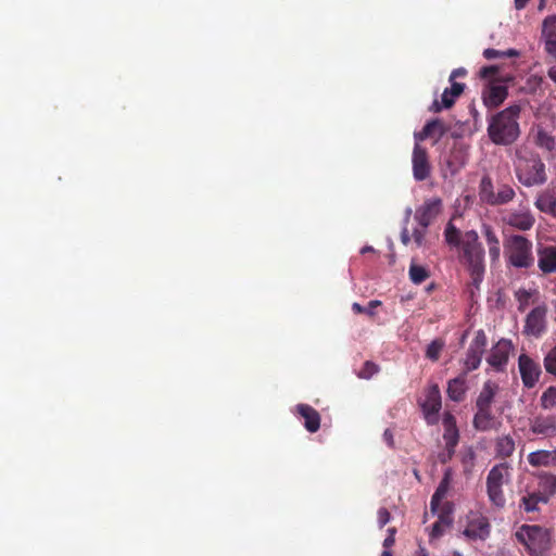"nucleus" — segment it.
Here are the masks:
<instances>
[{"mask_svg":"<svg viewBox=\"0 0 556 556\" xmlns=\"http://www.w3.org/2000/svg\"><path fill=\"white\" fill-rule=\"evenodd\" d=\"M444 238L451 248L457 249L458 261L469 271L472 282L477 286L482 281L485 270L484 249L476 230L462 232L453 223L444 229Z\"/></svg>","mask_w":556,"mask_h":556,"instance_id":"obj_1","label":"nucleus"},{"mask_svg":"<svg viewBox=\"0 0 556 556\" xmlns=\"http://www.w3.org/2000/svg\"><path fill=\"white\" fill-rule=\"evenodd\" d=\"M520 113V104H511L492 116L488 125V135L493 143L509 146L519 138Z\"/></svg>","mask_w":556,"mask_h":556,"instance_id":"obj_2","label":"nucleus"},{"mask_svg":"<svg viewBox=\"0 0 556 556\" xmlns=\"http://www.w3.org/2000/svg\"><path fill=\"white\" fill-rule=\"evenodd\" d=\"M478 195L480 201L486 205L501 206L511 202L516 192L511 185L504 182L495 185L489 175H484L479 182Z\"/></svg>","mask_w":556,"mask_h":556,"instance_id":"obj_3","label":"nucleus"},{"mask_svg":"<svg viewBox=\"0 0 556 556\" xmlns=\"http://www.w3.org/2000/svg\"><path fill=\"white\" fill-rule=\"evenodd\" d=\"M515 536L532 555H542L551 546V531L538 525H522Z\"/></svg>","mask_w":556,"mask_h":556,"instance_id":"obj_4","label":"nucleus"},{"mask_svg":"<svg viewBox=\"0 0 556 556\" xmlns=\"http://www.w3.org/2000/svg\"><path fill=\"white\" fill-rule=\"evenodd\" d=\"M510 480V466L507 463H501L491 468L486 477V493L491 504L497 508H503L506 504V497L503 491L504 484Z\"/></svg>","mask_w":556,"mask_h":556,"instance_id":"obj_5","label":"nucleus"},{"mask_svg":"<svg viewBox=\"0 0 556 556\" xmlns=\"http://www.w3.org/2000/svg\"><path fill=\"white\" fill-rule=\"evenodd\" d=\"M516 176L526 187L540 186L547 180L545 164L539 155L519 157L516 164Z\"/></svg>","mask_w":556,"mask_h":556,"instance_id":"obj_6","label":"nucleus"},{"mask_svg":"<svg viewBox=\"0 0 556 556\" xmlns=\"http://www.w3.org/2000/svg\"><path fill=\"white\" fill-rule=\"evenodd\" d=\"M508 263L517 268H529L533 262L532 242L523 236L513 235L505 244Z\"/></svg>","mask_w":556,"mask_h":556,"instance_id":"obj_7","label":"nucleus"},{"mask_svg":"<svg viewBox=\"0 0 556 556\" xmlns=\"http://www.w3.org/2000/svg\"><path fill=\"white\" fill-rule=\"evenodd\" d=\"M420 406L427 424L430 426L437 425L442 407V397L438 384H432L428 388L426 399Z\"/></svg>","mask_w":556,"mask_h":556,"instance_id":"obj_8","label":"nucleus"},{"mask_svg":"<svg viewBox=\"0 0 556 556\" xmlns=\"http://www.w3.org/2000/svg\"><path fill=\"white\" fill-rule=\"evenodd\" d=\"M486 344H488V338H486L485 332L483 330H478L467 350L466 358H465V363H464L465 364L464 372L468 374L469 371H472L480 366Z\"/></svg>","mask_w":556,"mask_h":556,"instance_id":"obj_9","label":"nucleus"},{"mask_svg":"<svg viewBox=\"0 0 556 556\" xmlns=\"http://www.w3.org/2000/svg\"><path fill=\"white\" fill-rule=\"evenodd\" d=\"M511 350V341L507 339H501L496 344L492 346L486 357V363L493 370L497 372L505 371Z\"/></svg>","mask_w":556,"mask_h":556,"instance_id":"obj_10","label":"nucleus"},{"mask_svg":"<svg viewBox=\"0 0 556 556\" xmlns=\"http://www.w3.org/2000/svg\"><path fill=\"white\" fill-rule=\"evenodd\" d=\"M413 176L417 181H424L430 177L431 164L426 148L416 142L412 156Z\"/></svg>","mask_w":556,"mask_h":556,"instance_id":"obj_11","label":"nucleus"},{"mask_svg":"<svg viewBox=\"0 0 556 556\" xmlns=\"http://www.w3.org/2000/svg\"><path fill=\"white\" fill-rule=\"evenodd\" d=\"M442 211L440 198L427 199L415 212V219L422 228H428Z\"/></svg>","mask_w":556,"mask_h":556,"instance_id":"obj_12","label":"nucleus"},{"mask_svg":"<svg viewBox=\"0 0 556 556\" xmlns=\"http://www.w3.org/2000/svg\"><path fill=\"white\" fill-rule=\"evenodd\" d=\"M546 313L545 305H539L531 309L527 315L523 332L535 338L541 337L546 329Z\"/></svg>","mask_w":556,"mask_h":556,"instance_id":"obj_13","label":"nucleus"},{"mask_svg":"<svg viewBox=\"0 0 556 556\" xmlns=\"http://www.w3.org/2000/svg\"><path fill=\"white\" fill-rule=\"evenodd\" d=\"M518 367L522 383L526 388H533L542 374L541 366L527 354H521L518 358Z\"/></svg>","mask_w":556,"mask_h":556,"instance_id":"obj_14","label":"nucleus"},{"mask_svg":"<svg viewBox=\"0 0 556 556\" xmlns=\"http://www.w3.org/2000/svg\"><path fill=\"white\" fill-rule=\"evenodd\" d=\"M450 84H451V87L450 88H445L442 96H441V101L439 100H434L431 104V111L438 113L440 112L442 109H450L454 105L456 99L458 97L462 96V93L464 92L465 90V84L463 83H458V81H454V80H448Z\"/></svg>","mask_w":556,"mask_h":556,"instance_id":"obj_15","label":"nucleus"},{"mask_svg":"<svg viewBox=\"0 0 556 556\" xmlns=\"http://www.w3.org/2000/svg\"><path fill=\"white\" fill-rule=\"evenodd\" d=\"M491 525L482 515H473L468 520L464 534L471 540H485L490 535Z\"/></svg>","mask_w":556,"mask_h":556,"instance_id":"obj_16","label":"nucleus"},{"mask_svg":"<svg viewBox=\"0 0 556 556\" xmlns=\"http://www.w3.org/2000/svg\"><path fill=\"white\" fill-rule=\"evenodd\" d=\"M508 89L501 84H490L482 91V100L486 108L495 109L500 106L507 98Z\"/></svg>","mask_w":556,"mask_h":556,"instance_id":"obj_17","label":"nucleus"},{"mask_svg":"<svg viewBox=\"0 0 556 556\" xmlns=\"http://www.w3.org/2000/svg\"><path fill=\"white\" fill-rule=\"evenodd\" d=\"M542 39L545 51L556 59V15H548L542 24Z\"/></svg>","mask_w":556,"mask_h":556,"instance_id":"obj_18","label":"nucleus"},{"mask_svg":"<svg viewBox=\"0 0 556 556\" xmlns=\"http://www.w3.org/2000/svg\"><path fill=\"white\" fill-rule=\"evenodd\" d=\"M547 503L548 501L546 500V496H542L540 492H538L535 489H531L530 486H528L520 498L519 508L525 510L526 513H534L539 511L540 504Z\"/></svg>","mask_w":556,"mask_h":556,"instance_id":"obj_19","label":"nucleus"},{"mask_svg":"<svg viewBox=\"0 0 556 556\" xmlns=\"http://www.w3.org/2000/svg\"><path fill=\"white\" fill-rule=\"evenodd\" d=\"M538 266L544 274L556 273V245L541 247L538 249Z\"/></svg>","mask_w":556,"mask_h":556,"instance_id":"obj_20","label":"nucleus"},{"mask_svg":"<svg viewBox=\"0 0 556 556\" xmlns=\"http://www.w3.org/2000/svg\"><path fill=\"white\" fill-rule=\"evenodd\" d=\"M296 412L304 419V427L308 432L315 433L319 430L320 415L314 407L308 404H298Z\"/></svg>","mask_w":556,"mask_h":556,"instance_id":"obj_21","label":"nucleus"},{"mask_svg":"<svg viewBox=\"0 0 556 556\" xmlns=\"http://www.w3.org/2000/svg\"><path fill=\"white\" fill-rule=\"evenodd\" d=\"M472 426L477 431L485 432L495 428L496 419L492 414V408L476 407Z\"/></svg>","mask_w":556,"mask_h":556,"instance_id":"obj_22","label":"nucleus"},{"mask_svg":"<svg viewBox=\"0 0 556 556\" xmlns=\"http://www.w3.org/2000/svg\"><path fill=\"white\" fill-rule=\"evenodd\" d=\"M530 431L543 437H553L556 434V419L552 416H538L530 425Z\"/></svg>","mask_w":556,"mask_h":556,"instance_id":"obj_23","label":"nucleus"},{"mask_svg":"<svg viewBox=\"0 0 556 556\" xmlns=\"http://www.w3.org/2000/svg\"><path fill=\"white\" fill-rule=\"evenodd\" d=\"M507 225L521 231L531 229L535 223L534 216L530 212H514L505 218Z\"/></svg>","mask_w":556,"mask_h":556,"instance_id":"obj_24","label":"nucleus"},{"mask_svg":"<svg viewBox=\"0 0 556 556\" xmlns=\"http://www.w3.org/2000/svg\"><path fill=\"white\" fill-rule=\"evenodd\" d=\"M466 372L459 375L458 377L451 379L447 382V396L450 400L454 402H462L465 399L467 392V380Z\"/></svg>","mask_w":556,"mask_h":556,"instance_id":"obj_25","label":"nucleus"},{"mask_svg":"<svg viewBox=\"0 0 556 556\" xmlns=\"http://www.w3.org/2000/svg\"><path fill=\"white\" fill-rule=\"evenodd\" d=\"M482 235L485 238L489 255L492 263L498 262L501 255V245L500 240L493 229V227L489 224L482 225Z\"/></svg>","mask_w":556,"mask_h":556,"instance_id":"obj_26","label":"nucleus"},{"mask_svg":"<svg viewBox=\"0 0 556 556\" xmlns=\"http://www.w3.org/2000/svg\"><path fill=\"white\" fill-rule=\"evenodd\" d=\"M446 129H445V126L444 124L442 123V121L440 119H432L430 122H428L421 131L419 132H416L414 135V138L416 140V142H420V141H424L426 140L427 138H430V137H437L438 139H440L444 134H445Z\"/></svg>","mask_w":556,"mask_h":556,"instance_id":"obj_27","label":"nucleus"},{"mask_svg":"<svg viewBox=\"0 0 556 556\" xmlns=\"http://www.w3.org/2000/svg\"><path fill=\"white\" fill-rule=\"evenodd\" d=\"M498 391L497 383L488 380L483 383L482 390L480 391L477 400L476 407L492 408L495 395Z\"/></svg>","mask_w":556,"mask_h":556,"instance_id":"obj_28","label":"nucleus"},{"mask_svg":"<svg viewBox=\"0 0 556 556\" xmlns=\"http://www.w3.org/2000/svg\"><path fill=\"white\" fill-rule=\"evenodd\" d=\"M528 462L532 467H549L556 465V450H539L528 455Z\"/></svg>","mask_w":556,"mask_h":556,"instance_id":"obj_29","label":"nucleus"},{"mask_svg":"<svg viewBox=\"0 0 556 556\" xmlns=\"http://www.w3.org/2000/svg\"><path fill=\"white\" fill-rule=\"evenodd\" d=\"M516 448L515 440L510 434L500 435L495 439L494 451L498 458H509Z\"/></svg>","mask_w":556,"mask_h":556,"instance_id":"obj_30","label":"nucleus"},{"mask_svg":"<svg viewBox=\"0 0 556 556\" xmlns=\"http://www.w3.org/2000/svg\"><path fill=\"white\" fill-rule=\"evenodd\" d=\"M542 496L549 498L556 493V476L551 473H542L539 476L538 488L535 489Z\"/></svg>","mask_w":556,"mask_h":556,"instance_id":"obj_31","label":"nucleus"},{"mask_svg":"<svg viewBox=\"0 0 556 556\" xmlns=\"http://www.w3.org/2000/svg\"><path fill=\"white\" fill-rule=\"evenodd\" d=\"M450 481H451V471L446 470L439 486L437 488L435 492L433 493L430 502L431 510L435 511L441 503V501L445 497L448 489H450Z\"/></svg>","mask_w":556,"mask_h":556,"instance_id":"obj_32","label":"nucleus"},{"mask_svg":"<svg viewBox=\"0 0 556 556\" xmlns=\"http://www.w3.org/2000/svg\"><path fill=\"white\" fill-rule=\"evenodd\" d=\"M466 161L467 159L463 151H452L445 159V164L451 176L456 175L465 166Z\"/></svg>","mask_w":556,"mask_h":556,"instance_id":"obj_33","label":"nucleus"},{"mask_svg":"<svg viewBox=\"0 0 556 556\" xmlns=\"http://www.w3.org/2000/svg\"><path fill=\"white\" fill-rule=\"evenodd\" d=\"M535 206L541 212L556 217V194L548 192L540 194L535 201Z\"/></svg>","mask_w":556,"mask_h":556,"instance_id":"obj_34","label":"nucleus"},{"mask_svg":"<svg viewBox=\"0 0 556 556\" xmlns=\"http://www.w3.org/2000/svg\"><path fill=\"white\" fill-rule=\"evenodd\" d=\"M519 51L516 49H508V50H496L493 48H488L483 51V56L486 60H493V59H502V58H516L519 56Z\"/></svg>","mask_w":556,"mask_h":556,"instance_id":"obj_35","label":"nucleus"},{"mask_svg":"<svg viewBox=\"0 0 556 556\" xmlns=\"http://www.w3.org/2000/svg\"><path fill=\"white\" fill-rule=\"evenodd\" d=\"M540 402L543 409H556V387H548L542 393Z\"/></svg>","mask_w":556,"mask_h":556,"instance_id":"obj_36","label":"nucleus"},{"mask_svg":"<svg viewBox=\"0 0 556 556\" xmlns=\"http://www.w3.org/2000/svg\"><path fill=\"white\" fill-rule=\"evenodd\" d=\"M535 143L538 147L547 151H553L556 147V142L553 136L543 129H540L535 137Z\"/></svg>","mask_w":556,"mask_h":556,"instance_id":"obj_37","label":"nucleus"},{"mask_svg":"<svg viewBox=\"0 0 556 556\" xmlns=\"http://www.w3.org/2000/svg\"><path fill=\"white\" fill-rule=\"evenodd\" d=\"M429 277V271L420 265L412 264L409 267V278L416 283H422Z\"/></svg>","mask_w":556,"mask_h":556,"instance_id":"obj_38","label":"nucleus"},{"mask_svg":"<svg viewBox=\"0 0 556 556\" xmlns=\"http://www.w3.org/2000/svg\"><path fill=\"white\" fill-rule=\"evenodd\" d=\"M444 348V341L441 339L433 340L426 350V357L432 362H437Z\"/></svg>","mask_w":556,"mask_h":556,"instance_id":"obj_39","label":"nucleus"},{"mask_svg":"<svg viewBox=\"0 0 556 556\" xmlns=\"http://www.w3.org/2000/svg\"><path fill=\"white\" fill-rule=\"evenodd\" d=\"M380 305L381 301L379 300H371L366 307L355 302L352 304V309L356 314H366L370 317H374L376 315L375 309Z\"/></svg>","mask_w":556,"mask_h":556,"instance_id":"obj_40","label":"nucleus"},{"mask_svg":"<svg viewBox=\"0 0 556 556\" xmlns=\"http://www.w3.org/2000/svg\"><path fill=\"white\" fill-rule=\"evenodd\" d=\"M446 450H455L459 442L458 429H446L443 433Z\"/></svg>","mask_w":556,"mask_h":556,"instance_id":"obj_41","label":"nucleus"},{"mask_svg":"<svg viewBox=\"0 0 556 556\" xmlns=\"http://www.w3.org/2000/svg\"><path fill=\"white\" fill-rule=\"evenodd\" d=\"M379 371V366L370 361H366L361 370L357 372V377L361 379H370L374 375Z\"/></svg>","mask_w":556,"mask_h":556,"instance_id":"obj_42","label":"nucleus"},{"mask_svg":"<svg viewBox=\"0 0 556 556\" xmlns=\"http://www.w3.org/2000/svg\"><path fill=\"white\" fill-rule=\"evenodd\" d=\"M543 363L546 372L556 376V345L548 351Z\"/></svg>","mask_w":556,"mask_h":556,"instance_id":"obj_43","label":"nucleus"},{"mask_svg":"<svg viewBox=\"0 0 556 556\" xmlns=\"http://www.w3.org/2000/svg\"><path fill=\"white\" fill-rule=\"evenodd\" d=\"M450 523V520L447 517H445L444 515H441L439 520L435 521L433 525H432V529H431V538H439L443 534V526L444 525H448Z\"/></svg>","mask_w":556,"mask_h":556,"instance_id":"obj_44","label":"nucleus"},{"mask_svg":"<svg viewBox=\"0 0 556 556\" xmlns=\"http://www.w3.org/2000/svg\"><path fill=\"white\" fill-rule=\"evenodd\" d=\"M500 73V66L497 65H488L483 66L479 71V76L483 79L491 78Z\"/></svg>","mask_w":556,"mask_h":556,"instance_id":"obj_45","label":"nucleus"},{"mask_svg":"<svg viewBox=\"0 0 556 556\" xmlns=\"http://www.w3.org/2000/svg\"><path fill=\"white\" fill-rule=\"evenodd\" d=\"M442 424H443L444 430H446V429H458L457 425H456V418L450 412H445L443 414Z\"/></svg>","mask_w":556,"mask_h":556,"instance_id":"obj_46","label":"nucleus"},{"mask_svg":"<svg viewBox=\"0 0 556 556\" xmlns=\"http://www.w3.org/2000/svg\"><path fill=\"white\" fill-rule=\"evenodd\" d=\"M378 523L380 528H383L391 519V515L389 510L384 507L379 508L378 510Z\"/></svg>","mask_w":556,"mask_h":556,"instance_id":"obj_47","label":"nucleus"},{"mask_svg":"<svg viewBox=\"0 0 556 556\" xmlns=\"http://www.w3.org/2000/svg\"><path fill=\"white\" fill-rule=\"evenodd\" d=\"M426 232H427V228H422L420 226H419V228L414 229L413 238L418 247L422 245Z\"/></svg>","mask_w":556,"mask_h":556,"instance_id":"obj_48","label":"nucleus"},{"mask_svg":"<svg viewBox=\"0 0 556 556\" xmlns=\"http://www.w3.org/2000/svg\"><path fill=\"white\" fill-rule=\"evenodd\" d=\"M454 454H455V450H453V448L452 450H446L445 448L444 452L439 453L438 459H439V462L441 464H446V463H448L453 458Z\"/></svg>","mask_w":556,"mask_h":556,"instance_id":"obj_49","label":"nucleus"},{"mask_svg":"<svg viewBox=\"0 0 556 556\" xmlns=\"http://www.w3.org/2000/svg\"><path fill=\"white\" fill-rule=\"evenodd\" d=\"M466 75H467V70L464 67H458L451 72L448 80L456 81L457 78L465 77Z\"/></svg>","mask_w":556,"mask_h":556,"instance_id":"obj_50","label":"nucleus"},{"mask_svg":"<svg viewBox=\"0 0 556 556\" xmlns=\"http://www.w3.org/2000/svg\"><path fill=\"white\" fill-rule=\"evenodd\" d=\"M383 440L390 447H394V437L391 429H386L383 432Z\"/></svg>","mask_w":556,"mask_h":556,"instance_id":"obj_51","label":"nucleus"},{"mask_svg":"<svg viewBox=\"0 0 556 556\" xmlns=\"http://www.w3.org/2000/svg\"><path fill=\"white\" fill-rule=\"evenodd\" d=\"M515 1V8L517 10H522L528 4L529 0H514Z\"/></svg>","mask_w":556,"mask_h":556,"instance_id":"obj_52","label":"nucleus"},{"mask_svg":"<svg viewBox=\"0 0 556 556\" xmlns=\"http://www.w3.org/2000/svg\"><path fill=\"white\" fill-rule=\"evenodd\" d=\"M394 542H395V539L392 535H388L383 541V546L386 548H389L394 544Z\"/></svg>","mask_w":556,"mask_h":556,"instance_id":"obj_53","label":"nucleus"},{"mask_svg":"<svg viewBox=\"0 0 556 556\" xmlns=\"http://www.w3.org/2000/svg\"><path fill=\"white\" fill-rule=\"evenodd\" d=\"M547 75L556 84V65L548 70Z\"/></svg>","mask_w":556,"mask_h":556,"instance_id":"obj_54","label":"nucleus"},{"mask_svg":"<svg viewBox=\"0 0 556 556\" xmlns=\"http://www.w3.org/2000/svg\"><path fill=\"white\" fill-rule=\"evenodd\" d=\"M414 556H429V553L425 547L419 546V548L415 552Z\"/></svg>","mask_w":556,"mask_h":556,"instance_id":"obj_55","label":"nucleus"},{"mask_svg":"<svg viewBox=\"0 0 556 556\" xmlns=\"http://www.w3.org/2000/svg\"><path fill=\"white\" fill-rule=\"evenodd\" d=\"M401 237H402V242H403L404 244H407V243L409 242V240H410V239H409V236H408V233H407V230H404V231L402 232V236H401Z\"/></svg>","mask_w":556,"mask_h":556,"instance_id":"obj_56","label":"nucleus"},{"mask_svg":"<svg viewBox=\"0 0 556 556\" xmlns=\"http://www.w3.org/2000/svg\"><path fill=\"white\" fill-rule=\"evenodd\" d=\"M534 81L538 86H540L542 83H543V78L542 77H539V76H532L530 78V81Z\"/></svg>","mask_w":556,"mask_h":556,"instance_id":"obj_57","label":"nucleus"},{"mask_svg":"<svg viewBox=\"0 0 556 556\" xmlns=\"http://www.w3.org/2000/svg\"><path fill=\"white\" fill-rule=\"evenodd\" d=\"M368 252H374V248L370 247V245H366L364 247L362 250H361V253L362 254H365V253H368Z\"/></svg>","mask_w":556,"mask_h":556,"instance_id":"obj_58","label":"nucleus"},{"mask_svg":"<svg viewBox=\"0 0 556 556\" xmlns=\"http://www.w3.org/2000/svg\"><path fill=\"white\" fill-rule=\"evenodd\" d=\"M546 0H540L538 10L543 11L545 9Z\"/></svg>","mask_w":556,"mask_h":556,"instance_id":"obj_59","label":"nucleus"},{"mask_svg":"<svg viewBox=\"0 0 556 556\" xmlns=\"http://www.w3.org/2000/svg\"><path fill=\"white\" fill-rule=\"evenodd\" d=\"M388 532H389V535H392V536L394 538V535H395V533H396V529H395V528H390V529L388 530Z\"/></svg>","mask_w":556,"mask_h":556,"instance_id":"obj_60","label":"nucleus"},{"mask_svg":"<svg viewBox=\"0 0 556 556\" xmlns=\"http://www.w3.org/2000/svg\"><path fill=\"white\" fill-rule=\"evenodd\" d=\"M381 556H392V553L389 551H383Z\"/></svg>","mask_w":556,"mask_h":556,"instance_id":"obj_61","label":"nucleus"},{"mask_svg":"<svg viewBox=\"0 0 556 556\" xmlns=\"http://www.w3.org/2000/svg\"><path fill=\"white\" fill-rule=\"evenodd\" d=\"M452 556H462V555L457 552H454Z\"/></svg>","mask_w":556,"mask_h":556,"instance_id":"obj_62","label":"nucleus"}]
</instances>
